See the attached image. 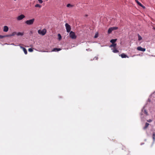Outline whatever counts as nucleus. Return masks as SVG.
I'll return each instance as SVG.
<instances>
[{"mask_svg": "<svg viewBox=\"0 0 155 155\" xmlns=\"http://www.w3.org/2000/svg\"><path fill=\"white\" fill-rule=\"evenodd\" d=\"M35 20V18H32L31 19L25 21V23L28 25H32Z\"/></svg>", "mask_w": 155, "mask_h": 155, "instance_id": "1", "label": "nucleus"}, {"mask_svg": "<svg viewBox=\"0 0 155 155\" xmlns=\"http://www.w3.org/2000/svg\"><path fill=\"white\" fill-rule=\"evenodd\" d=\"M69 35L70 37L72 39H75L77 38V36L75 35L74 32L72 31L70 32Z\"/></svg>", "mask_w": 155, "mask_h": 155, "instance_id": "2", "label": "nucleus"}, {"mask_svg": "<svg viewBox=\"0 0 155 155\" xmlns=\"http://www.w3.org/2000/svg\"><path fill=\"white\" fill-rule=\"evenodd\" d=\"M46 32V30L45 29H44L43 30H39L38 31V33L39 34L42 35H44L45 34Z\"/></svg>", "mask_w": 155, "mask_h": 155, "instance_id": "3", "label": "nucleus"}, {"mask_svg": "<svg viewBox=\"0 0 155 155\" xmlns=\"http://www.w3.org/2000/svg\"><path fill=\"white\" fill-rule=\"evenodd\" d=\"M65 26L67 32H70L71 30V27L68 24L66 23Z\"/></svg>", "mask_w": 155, "mask_h": 155, "instance_id": "4", "label": "nucleus"}, {"mask_svg": "<svg viewBox=\"0 0 155 155\" xmlns=\"http://www.w3.org/2000/svg\"><path fill=\"white\" fill-rule=\"evenodd\" d=\"M25 16L24 15L22 14L18 16L17 19L19 21L22 19L23 18H25Z\"/></svg>", "mask_w": 155, "mask_h": 155, "instance_id": "5", "label": "nucleus"}, {"mask_svg": "<svg viewBox=\"0 0 155 155\" xmlns=\"http://www.w3.org/2000/svg\"><path fill=\"white\" fill-rule=\"evenodd\" d=\"M137 49L138 51H146L145 48H143L140 46L137 47Z\"/></svg>", "mask_w": 155, "mask_h": 155, "instance_id": "6", "label": "nucleus"}, {"mask_svg": "<svg viewBox=\"0 0 155 155\" xmlns=\"http://www.w3.org/2000/svg\"><path fill=\"white\" fill-rule=\"evenodd\" d=\"M135 2L139 6L142 7L143 8H145V7L138 0H135Z\"/></svg>", "mask_w": 155, "mask_h": 155, "instance_id": "7", "label": "nucleus"}, {"mask_svg": "<svg viewBox=\"0 0 155 155\" xmlns=\"http://www.w3.org/2000/svg\"><path fill=\"white\" fill-rule=\"evenodd\" d=\"M8 28L7 26H5L3 28V31L4 32H6L8 31Z\"/></svg>", "mask_w": 155, "mask_h": 155, "instance_id": "8", "label": "nucleus"}, {"mask_svg": "<svg viewBox=\"0 0 155 155\" xmlns=\"http://www.w3.org/2000/svg\"><path fill=\"white\" fill-rule=\"evenodd\" d=\"M20 47L23 49L25 54H27V51L26 49L21 46H20Z\"/></svg>", "mask_w": 155, "mask_h": 155, "instance_id": "9", "label": "nucleus"}, {"mask_svg": "<svg viewBox=\"0 0 155 155\" xmlns=\"http://www.w3.org/2000/svg\"><path fill=\"white\" fill-rule=\"evenodd\" d=\"M61 50V49L60 48H54L52 51H58Z\"/></svg>", "mask_w": 155, "mask_h": 155, "instance_id": "10", "label": "nucleus"}, {"mask_svg": "<svg viewBox=\"0 0 155 155\" xmlns=\"http://www.w3.org/2000/svg\"><path fill=\"white\" fill-rule=\"evenodd\" d=\"M121 56L122 58H128V56L126 54H125L124 53H123L121 54Z\"/></svg>", "mask_w": 155, "mask_h": 155, "instance_id": "11", "label": "nucleus"}, {"mask_svg": "<svg viewBox=\"0 0 155 155\" xmlns=\"http://www.w3.org/2000/svg\"><path fill=\"white\" fill-rule=\"evenodd\" d=\"M149 125V124L148 123H145V126L143 128V129L145 130L147 129Z\"/></svg>", "mask_w": 155, "mask_h": 155, "instance_id": "12", "label": "nucleus"}, {"mask_svg": "<svg viewBox=\"0 0 155 155\" xmlns=\"http://www.w3.org/2000/svg\"><path fill=\"white\" fill-rule=\"evenodd\" d=\"M117 39H112L110 41V42L112 44L114 43L116 41Z\"/></svg>", "mask_w": 155, "mask_h": 155, "instance_id": "13", "label": "nucleus"}, {"mask_svg": "<svg viewBox=\"0 0 155 155\" xmlns=\"http://www.w3.org/2000/svg\"><path fill=\"white\" fill-rule=\"evenodd\" d=\"M116 44L115 43L112 44L110 46V47H113L114 48H116Z\"/></svg>", "mask_w": 155, "mask_h": 155, "instance_id": "14", "label": "nucleus"}, {"mask_svg": "<svg viewBox=\"0 0 155 155\" xmlns=\"http://www.w3.org/2000/svg\"><path fill=\"white\" fill-rule=\"evenodd\" d=\"M113 52L114 53H117L119 51L115 48L113 49Z\"/></svg>", "mask_w": 155, "mask_h": 155, "instance_id": "15", "label": "nucleus"}, {"mask_svg": "<svg viewBox=\"0 0 155 155\" xmlns=\"http://www.w3.org/2000/svg\"><path fill=\"white\" fill-rule=\"evenodd\" d=\"M113 31L112 29L111 28H109V29L108 30V34H110L112 31Z\"/></svg>", "mask_w": 155, "mask_h": 155, "instance_id": "16", "label": "nucleus"}, {"mask_svg": "<svg viewBox=\"0 0 155 155\" xmlns=\"http://www.w3.org/2000/svg\"><path fill=\"white\" fill-rule=\"evenodd\" d=\"M24 35V33L22 32H19L17 34L18 36H22Z\"/></svg>", "mask_w": 155, "mask_h": 155, "instance_id": "17", "label": "nucleus"}, {"mask_svg": "<svg viewBox=\"0 0 155 155\" xmlns=\"http://www.w3.org/2000/svg\"><path fill=\"white\" fill-rule=\"evenodd\" d=\"M137 36L138 38V40L139 41H140L142 39V37L139 35V34H138Z\"/></svg>", "mask_w": 155, "mask_h": 155, "instance_id": "18", "label": "nucleus"}, {"mask_svg": "<svg viewBox=\"0 0 155 155\" xmlns=\"http://www.w3.org/2000/svg\"><path fill=\"white\" fill-rule=\"evenodd\" d=\"M153 139L154 141H155V133L153 132Z\"/></svg>", "mask_w": 155, "mask_h": 155, "instance_id": "19", "label": "nucleus"}, {"mask_svg": "<svg viewBox=\"0 0 155 155\" xmlns=\"http://www.w3.org/2000/svg\"><path fill=\"white\" fill-rule=\"evenodd\" d=\"M35 7H38L39 8H41V6L40 5L37 4L35 5Z\"/></svg>", "mask_w": 155, "mask_h": 155, "instance_id": "20", "label": "nucleus"}, {"mask_svg": "<svg viewBox=\"0 0 155 155\" xmlns=\"http://www.w3.org/2000/svg\"><path fill=\"white\" fill-rule=\"evenodd\" d=\"M16 34L17 35V34L16 32H13L11 34H10L11 36H14Z\"/></svg>", "mask_w": 155, "mask_h": 155, "instance_id": "21", "label": "nucleus"}, {"mask_svg": "<svg viewBox=\"0 0 155 155\" xmlns=\"http://www.w3.org/2000/svg\"><path fill=\"white\" fill-rule=\"evenodd\" d=\"M58 39L59 40H60L61 39V37L60 34H58Z\"/></svg>", "mask_w": 155, "mask_h": 155, "instance_id": "22", "label": "nucleus"}, {"mask_svg": "<svg viewBox=\"0 0 155 155\" xmlns=\"http://www.w3.org/2000/svg\"><path fill=\"white\" fill-rule=\"evenodd\" d=\"M111 28H112L113 31L115 30H117L118 28V27H113Z\"/></svg>", "mask_w": 155, "mask_h": 155, "instance_id": "23", "label": "nucleus"}, {"mask_svg": "<svg viewBox=\"0 0 155 155\" xmlns=\"http://www.w3.org/2000/svg\"><path fill=\"white\" fill-rule=\"evenodd\" d=\"M73 5H72L70 4H67V6L68 7H73Z\"/></svg>", "mask_w": 155, "mask_h": 155, "instance_id": "24", "label": "nucleus"}, {"mask_svg": "<svg viewBox=\"0 0 155 155\" xmlns=\"http://www.w3.org/2000/svg\"><path fill=\"white\" fill-rule=\"evenodd\" d=\"M28 51H29L30 52H32L33 51V50L31 48H29L28 49Z\"/></svg>", "mask_w": 155, "mask_h": 155, "instance_id": "25", "label": "nucleus"}, {"mask_svg": "<svg viewBox=\"0 0 155 155\" xmlns=\"http://www.w3.org/2000/svg\"><path fill=\"white\" fill-rule=\"evenodd\" d=\"M40 3L41 4L43 2V1L42 0H38Z\"/></svg>", "mask_w": 155, "mask_h": 155, "instance_id": "26", "label": "nucleus"}, {"mask_svg": "<svg viewBox=\"0 0 155 155\" xmlns=\"http://www.w3.org/2000/svg\"><path fill=\"white\" fill-rule=\"evenodd\" d=\"M4 36H5V37H11V35L10 34V35H4Z\"/></svg>", "mask_w": 155, "mask_h": 155, "instance_id": "27", "label": "nucleus"}, {"mask_svg": "<svg viewBox=\"0 0 155 155\" xmlns=\"http://www.w3.org/2000/svg\"><path fill=\"white\" fill-rule=\"evenodd\" d=\"M5 38V36H4V35H0V38Z\"/></svg>", "mask_w": 155, "mask_h": 155, "instance_id": "28", "label": "nucleus"}, {"mask_svg": "<svg viewBox=\"0 0 155 155\" xmlns=\"http://www.w3.org/2000/svg\"><path fill=\"white\" fill-rule=\"evenodd\" d=\"M147 121L149 122H151L152 121V120L151 119H149L147 120Z\"/></svg>", "mask_w": 155, "mask_h": 155, "instance_id": "29", "label": "nucleus"}, {"mask_svg": "<svg viewBox=\"0 0 155 155\" xmlns=\"http://www.w3.org/2000/svg\"><path fill=\"white\" fill-rule=\"evenodd\" d=\"M97 59H98V57H95L94 59H95L96 60H97Z\"/></svg>", "mask_w": 155, "mask_h": 155, "instance_id": "30", "label": "nucleus"}, {"mask_svg": "<svg viewBox=\"0 0 155 155\" xmlns=\"http://www.w3.org/2000/svg\"><path fill=\"white\" fill-rule=\"evenodd\" d=\"M97 37V35H95V36H94V38H96Z\"/></svg>", "mask_w": 155, "mask_h": 155, "instance_id": "31", "label": "nucleus"}, {"mask_svg": "<svg viewBox=\"0 0 155 155\" xmlns=\"http://www.w3.org/2000/svg\"><path fill=\"white\" fill-rule=\"evenodd\" d=\"M145 113L146 114H147V112L146 110H145Z\"/></svg>", "mask_w": 155, "mask_h": 155, "instance_id": "32", "label": "nucleus"}, {"mask_svg": "<svg viewBox=\"0 0 155 155\" xmlns=\"http://www.w3.org/2000/svg\"><path fill=\"white\" fill-rule=\"evenodd\" d=\"M153 29L155 30V28H154Z\"/></svg>", "mask_w": 155, "mask_h": 155, "instance_id": "33", "label": "nucleus"}, {"mask_svg": "<svg viewBox=\"0 0 155 155\" xmlns=\"http://www.w3.org/2000/svg\"><path fill=\"white\" fill-rule=\"evenodd\" d=\"M15 1H16L17 0H14Z\"/></svg>", "mask_w": 155, "mask_h": 155, "instance_id": "34", "label": "nucleus"}]
</instances>
